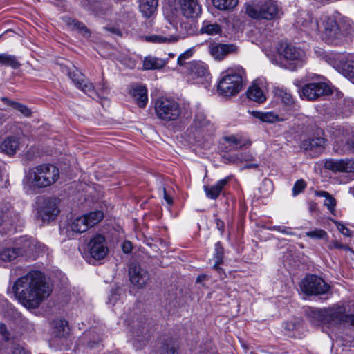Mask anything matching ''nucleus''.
Returning <instances> with one entry per match:
<instances>
[{
  "mask_svg": "<svg viewBox=\"0 0 354 354\" xmlns=\"http://www.w3.org/2000/svg\"><path fill=\"white\" fill-rule=\"evenodd\" d=\"M52 333L55 337L65 338L68 335L69 328L66 321L64 319L54 320L51 323Z\"/></svg>",
  "mask_w": 354,
  "mask_h": 354,
  "instance_id": "obj_27",
  "label": "nucleus"
},
{
  "mask_svg": "<svg viewBox=\"0 0 354 354\" xmlns=\"http://www.w3.org/2000/svg\"><path fill=\"white\" fill-rule=\"evenodd\" d=\"M252 115L263 122L273 123L279 120V115L273 111L260 112L252 111Z\"/></svg>",
  "mask_w": 354,
  "mask_h": 354,
  "instance_id": "obj_36",
  "label": "nucleus"
},
{
  "mask_svg": "<svg viewBox=\"0 0 354 354\" xmlns=\"http://www.w3.org/2000/svg\"><path fill=\"white\" fill-rule=\"evenodd\" d=\"M337 227L339 230V231L345 236L350 237L353 234V232L346 227L344 225L341 224L339 223H337Z\"/></svg>",
  "mask_w": 354,
  "mask_h": 354,
  "instance_id": "obj_54",
  "label": "nucleus"
},
{
  "mask_svg": "<svg viewBox=\"0 0 354 354\" xmlns=\"http://www.w3.org/2000/svg\"><path fill=\"white\" fill-rule=\"evenodd\" d=\"M319 316L324 324L330 326H345L354 329V314L346 310L344 304H335L319 312Z\"/></svg>",
  "mask_w": 354,
  "mask_h": 354,
  "instance_id": "obj_4",
  "label": "nucleus"
},
{
  "mask_svg": "<svg viewBox=\"0 0 354 354\" xmlns=\"http://www.w3.org/2000/svg\"><path fill=\"white\" fill-rule=\"evenodd\" d=\"M86 221L84 216L77 217L71 223L69 227L73 232L83 233L89 228Z\"/></svg>",
  "mask_w": 354,
  "mask_h": 354,
  "instance_id": "obj_35",
  "label": "nucleus"
},
{
  "mask_svg": "<svg viewBox=\"0 0 354 354\" xmlns=\"http://www.w3.org/2000/svg\"><path fill=\"white\" fill-rule=\"evenodd\" d=\"M145 41L153 44H170L167 40V37H165L159 32L157 34H153L151 35L145 36Z\"/></svg>",
  "mask_w": 354,
  "mask_h": 354,
  "instance_id": "obj_46",
  "label": "nucleus"
},
{
  "mask_svg": "<svg viewBox=\"0 0 354 354\" xmlns=\"http://www.w3.org/2000/svg\"><path fill=\"white\" fill-rule=\"evenodd\" d=\"M216 225L219 230H221L222 232L223 231L224 223L223 221H221L220 220H217Z\"/></svg>",
  "mask_w": 354,
  "mask_h": 354,
  "instance_id": "obj_64",
  "label": "nucleus"
},
{
  "mask_svg": "<svg viewBox=\"0 0 354 354\" xmlns=\"http://www.w3.org/2000/svg\"><path fill=\"white\" fill-rule=\"evenodd\" d=\"M183 15L187 18L198 17L201 12V7L198 0H180Z\"/></svg>",
  "mask_w": 354,
  "mask_h": 354,
  "instance_id": "obj_22",
  "label": "nucleus"
},
{
  "mask_svg": "<svg viewBox=\"0 0 354 354\" xmlns=\"http://www.w3.org/2000/svg\"><path fill=\"white\" fill-rule=\"evenodd\" d=\"M214 257L216 259V263L214 265V268L220 272L221 268L219 267V265L223 263V248L220 242H217L215 244Z\"/></svg>",
  "mask_w": 354,
  "mask_h": 354,
  "instance_id": "obj_43",
  "label": "nucleus"
},
{
  "mask_svg": "<svg viewBox=\"0 0 354 354\" xmlns=\"http://www.w3.org/2000/svg\"><path fill=\"white\" fill-rule=\"evenodd\" d=\"M329 250L340 249L343 250L351 251V249L346 244H343L337 240L331 241L328 246Z\"/></svg>",
  "mask_w": 354,
  "mask_h": 354,
  "instance_id": "obj_50",
  "label": "nucleus"
},
{
  "mask_svg": "<svg viewBox=\"0 0 354 354\" xmlns=\"http://www.w3.org/2000/svg\"><path fill=\"white\" fill-rule=\"evenodd\" d=\"M166 64L165 60L153 57H147L143 61L145 70L160 69Z\"/></svg>",
  "mask_w": 354,
  "mask_h": 354,
  "instance_id": "obj_33",
  "label": "nucleus"
},
{
  "mask_svg": "<svg viewBox=\"0 0 354 354\" xmlns=\"http://www.w3.org/2000/svg\"><path fill=\"white\" fill-rule=\"evenodd\" d=\"M259 167V165L258 164H248V165H245L243 168V169H256Z\"/></svg>",
  "mask_w": 354,
  "mask_h": 354,
  "instance_id": "obj_63",
  "label": "nucleus"
},
{
  "mask_svg": "<svg viewBox=\"0 0 354 354\" xmlns=\"http://www.w3.org/2000/svg\"><path fill=\"white\" fill-rule=\"evenodd\" d=\"M322 37L326 43L337 44L343 39V33L340 30L339 24L332 17L324 15L320 19Z\"/></svg>",
  "mask_w": 354,
  "mask_h": 354,
  "instance_id": "obj_7",
  "label": "nucleus"
},
{
  "mask_svg": "<svg viewBox=\"0 0 354 354\" xmlns=\"http://www.w3.org/2000/svg\"><path fill=\"white\" fill-rule=\"evenodd\" d=\"M158 0H140V10L145 17H152L156 12Z\"/></svg>",
  "mask_w": 354,
  "mask_h": 354,
  "instance_id": "obj_30",
  "label": "nucleus"
},
{
  "mask_svg": "<svg viewBox=\"0 0 354 354\" xmlns=\"http://www.w3.org/2000/svg\"><path fill=\"white\" fill-rule=\"evenodd\" d=\"M187 69L190 75L194 77H205L209 76L207 66L202 62H192L187 64Z\"/></svg>",
  "mask_w": 354,
  "mask_h": 354,
  "instance_id": "obj_26",
  "label": "nucleus"
},
{
  "mask_svg": "<svg viewBox=\"0 0 354 354\" xmlns=\"http://www.w3.org/2000/svg\"><path fill=\"white\" fill-rule=\"evenodd\" d=\"M0 64L6 66L12 67L15 69H17L20 66V64L17 57L15 55L7 53L0 54Z\"/></svg>",
  "mask_w": 354,
  "mask_h": 354,
  "instance_id": "obj_38",
  "label": "nucleus"
},
{
  "mask_svg": "<svg viewBox=\"0 0 354 354\" xmlns=\"http://www.w3.org/2000/svg\"><path fill=\"white\" fill-rule=\"evenodd\" d=\"M306 187V183L304 180H298L295 183L292 188V194L296 196L300 194Z\"/></svg>",
  "mask_w": 354,
  "mask_h": 354,
  "instance_id": "obj_51",
  "label": "nucleus"
},
{
  "mask_svg": "<svg viewBox=\"0 0 354 354\" xmlns=\"http://www.w3.org/2000/svg\"><path fill=\"white\" fill-rule=\"evenodd\" d=\"M322 135L323 132L319 131L312 136L304 140L301 143V148L309 152L312 156H317L325 148L326 145L327 140Z\"/></svg>",
  "mask_w": 354,
  "mask_h": 354,
  "instance_id": "obj_14",
  "label": "nucleus"
},
{
  "mask_svg": "<svg viewBox=\"0 0 354 354\" xmlns=\"http://www.w3.org/2000/svg\"><path fill=\"white\" fill-rule=\"evenodd\" d=\"M130 281L138 288H143L149 279L148 272L137 263H131L129 269Z\"/></svg>",
  "mask_w": 354,
  "mask_h": 354,
  "instance_id": "obj_17",
  "label": "nucleus"
},
{
  "mask_svg": "<svg viewBox=\"0 0 354 354\" xmlns=\"http://www.w3.org/2000/svg\"><path fill=\"white\" fill-rule=\"evenodd\" d=\"M212 1L215 8L225 11L233 10L239 3L238 0H212Z\"/></svg>",
  "mask_w": 354,
  "mask_h": 354,
  "instance_id": "obj_37",
  "label": "nucleus"
},
{
  "mask_svg": "<svg viewBox=\"0 0 354 354\" xmlns=\"http://www.w3.org/2000/svg\"><path fill=\"white\" fill-rule=\"evenodd\" d=\"M117 291L118 290H112L111 291V295L109 297V300L111 303L114 304L116 301V300H118V297Z\"/></svg>",
  "mask_w": 354,
  "mask_h": 354,
  "instance_id": "obj_61",
  "label": "nucleus"
},
{
  "mask_svg": "<svg viewBox=\"0 0 354 354\" xmlns=\"http://www.w3.org/2000/svg\"><path fill=\"white\" fill-rule=\"evenodd\" d=\"M38 218L43 223L53 221L59 214L58 201L53 198H39L37 201Z\"/></svg>",
  "mask_w": 354,
  "mask_h": 354,
  "instance_id": "obj_8",
  "label": "nucleus"
},
{
  "mask_svg": "<svg viewBox=\"0 0 354 354\" xmlns=\"http://www.w3.org/2000/svg\"><path fill=\"white\" fill-rule=\"evenodd\" d=\"M224 140L227 143V148L229 150H239L250 145V142L242 138H237L234 135L224 137Z\"/></svg>",
  "mask_w": 354,
  "mask_h": 354,
  "instance_id": "obj_28",
  "label": "nucleus"
},
{
  "mask_svg": "<svg viewBox=\"0 0 354 354\" xmlns=\"http://www.w3.org/2000/svg\"><path fill=\"white\" fill-rule=\"evenodd\" d=\"M26 140V136L21 129H18L13 134L8 136L0 143V151L12 156L20 149Z\"/></svg>",
  "mask_w": 354,
  "mask_h": 354,
  "instance_id": "obj_11",
  "label": "nucleus"
},
{
  "mask_svg": "<svg viewBox=\"0 0 354 354\" xmlns=\"http://www.w3.org/2000/svg\"><path fill=\"white\" fill-rule=\"evenodd\" d=\"M306 236L314 239H326L328 237L327 232L322 229H315L307 232Z\"/></svg>",
  "mask_w": 354,
  "mask_h": 354,
  "instance_id": "obj_47",
  "label": "nucleus"
},
{
  "mask_svg": "<svg viewBox=\"0 0 354 354\" xmlns=\"http://www.w3.org/2000/svg\"><path fill=\"white\" fill-rule=\"evenodd\" d=\"M324 167L333 171L354 172V159L327 160L324 163Z\"/></svg>",
  "mask_w": 354,
  "mask_h": 354,
  "instance_id": "obj_20",
  "label": "nucleus"
},
{
  "mask_svg": "<svg viewBox=\"0 0 354 354\" xmlns=\"http://www.w3.org/2000/svg\"><path fill=\"white\" fill-rule=\"evenodd\" d=\"M342 73L351 82H354V59L347 60L342 66Z\"/></svg>",
  "mask_w": 354,
  "mask_h": 354,
  "instance_id": "obj_42",
  "label": "nucleus"
},
{
  "mask_svg": "<svg viewBox=\"0 0 354 354\" xmlns=\"http://www.w3.org/2000/svg\"><path fill=\"white\" fill-rule=\"evenodd\" d=\"M59 177V171L55 165L43 164L30 169L23 182L30 189L44 188L54 184Z\"/></svg>",
  "mask_w": 354,
  "mask_h": 354,
  "instance_id": "obj_2",
  "label": "nucleus"
},
{
  "mask_svg": "<svg viewBox=\"0 0 354 354\" xmlns=\"http://www.w3.org/2000/svg\"><path fill=\"white\" fill-rule=\"evenodd\" d=\"M194 126L196 129L202 130L208 127H212L209 122L207 120L206 117L202 113L196 115L194 120Z\"/></svg>",
  "mask_w": 354,
  "mask_h": 354,
  "instance_id": "obj_44",
  "label": "nucleus"
},
{
  "mask_svg": "<svg viewBox=\"0 0 354 354\" xmlns=\"http://www.w3.org/2000/svg\"><path fill=\"white\" fill-rule=\"evenodd\" d=\"M12 290L20 303L28 308H37L51 292L45 277L37 270L19 277L15 282Z\"/></svg>",
  "mask_w": 354,
  "mask_h": 354,
  "instance_id": "obj_1",
  "label": "nucleus"
},
{
  "mask_svg": "<svg viewBox=\"0 0 354 354\" xmlns=\"http://www.w3.org/2000/svg\"><path fill=\"white\" fill-rule=\"evenodd\" d=\"M266 84V82L264 79L259 78L254 80L247 90L246 95L248 98L259 104L266 102L267 100Z\"/></svg>",
  "mask_w": 354,
  "mask_h": 354,
  "instance_id": "obj_15",
  "label": "nucleus"
},
{
  "mask_svg": "<svg viewBox=\"0 0 354 354\" xmlns=\"http://www.w3.org/2000/svg\"><path fill=\"white\" fill-rule=\"evenodd\" d=\"M302 26L306 31L317 32L321 28V24L316 20H314L311 15H307L302 22Z\"/></svg>",
  "mask_w": 354,
  "mask_h": 354,
  "instance_id": "obj_40",
  "label": "nucleus"
},
{
  "mask_svg": "<svg viewBox=\"0 0 354 354\" xmlns=\"http://www.w3.org/2000/svg\"><path fill=\"white\" fill-rule=\"evenodd\" d=\"M9 354H29V352L20 345H15Z\"/></svg>",
  "mask_w": 354,
  "mask_h": 354,
  "instance_id": "obj_56",
  "label": "nucleus"
},
{
  "mask_svg": "<svg viewBox=\"0 0 354 354\" xmlns=\"http://www.w3.org/2000/svg\"><path fill=\"white\" fill-rule=\"evenodd\" d=\"M17 251H20V256H29L32 252L36 250V242L27 237L20 238L15 245Z\"/></svg>",
  "mask_w": 354,
  "mask_h": 354,
  "instance_id": "obj_25",
  "label": "nucleus"
},
{
  "mask_svg": "<svg viewBox=\"0 0 354 354\" xmlns=\"http://www.w3.org/2000/svg\"><path fill=\"white\" fill-rule=\"evenodd\" d=\"M0 338L4 340L10 339V333L7 330L6 326L4 324H0Z\"/></svg>",
  "mask_w": 354,
  "mask_h": 354,
  "instance_id": "obj_55",
  "label": "nucleus"
},
{
  "mask_svg": "<svg viewBox=\"0 0 354 354\" xmlns=\"http://www.w3.org/2000/svg\"><path fill=\"white\" fill-rule=\"evenodd\" d=\"M274 230L278 231L282 234H288V235H294L295 233L290 231L288 227H281V226H274L272 228Z\"/></svg>",
  "mask_w": 354,
  "mask_h": 354,
  "instance_id": "obj_57",
  "label": "nucleus"
},
{
  "mask_svg": "<svg viewBox=\"0 0 354 354\" xmlns=\"http://www.w3.org/2000/svg\"><path fill=\"white\" fill-rule=\"evenodd\" d=\"M87 220L86 223L89 228L97 224L104 217V213L102 211L97 210L91 212L88 214L83 215Z\"/></svg>",
  "mask_w": 354,
  "mask_h": 354,
  "instance_id": "obj_39",
  "label": "nucleus"
},
{
  "mask_svg": "<svg viewBox=\"0 0 354 354\" xmlns=\"http://www.w3.org/2000/svg\"><path fill=\"white\" fill-rule=\"evenodd\" d=\"M340 30L343 33V38L351 35L354 32V26L350 20H343L339 24Z\"/></svg>",
  "mask_w": 354,
  "mask_h": 354,
  "instance_id": "obj_45",
  "label": "nucleus"
},
{
  "mask_svg": "<svg viewBox=\"0 0 354 354\" xmlns=\"http://www.w3.org/2000/svg\"><path fill=\"white\" fill-rule=\"evenodd\" d=\"M315 194L317 196L325 198L324 205L328 208L330 213L333 214L337 203L335 198L326 191H316Z\"/></svg>",
  "mask_w": 354,
  "mask_h": 354,
  "instance_id": "obj_34",
  "label": "nucleus"
},
{
  "mask_svg": "<svg viewBox=\"0 0 354 354\" xmlns=\"http://www.w3.org/2000/svg\"><path fill=\"white\" fill-rule=\"evenodd\" d=\"M268 187V190H267V193H266V194H268L270 192H271L272 191V182L268 180V179H265L263 183H262V185L261 187V189H263V187Z\"/></svg>",
  "mask_w": 354,
  "mask_h": 354,
  "instance_id": "obj_58",
  "label": "nucleus"
},
{
  "mask_svg": "<svg viewBox=\"0 0 354 354\" xmlns=\"http://www.w3.org/2000/svg\"><path fill=\"white\" fill-rule=\"evenodd\" d=\"M122 250L124 253H129L132 249V245L130 241H124L122 244Z\"/></svg>",
  "mask_w": 354,
  "mask_h": 354,
  "instance_id": "obj_59",
  "label": "nucleus"
},
{
  "mask_svg": "<svg viewBox=\"0 0 354 354\" xmlns=\"http://www.w3.org/2000/svg\"><path fill=\"white\" fill-rule=\"evenodd\" d=\"M155 113L157 118L165 122H171L178 120L181 114L179 104L174 100L160 97L154 104Z\"/></svg>",
  "mask_w": 354,
  "mask_h": 354,
  "instance_id": "obj_5",
  "label": "nucleus"
},
{
  "mask_svg": "<svg viewBox=\"0 0 354 354\" xmlns=\"http://www.w3.org/2000/svg\"><path fill=\"white\" fill-rule=\"evenodd\" d=\"M331 93L329 86L324 82H310L304 84L299 90L302 99L316 100L322 97Z\"/></svg>",
  "mask_w": 354,
  "mask_h": 354,
  "instance_id": "obj_9",
  "label": "nucleus"
},
{
  "mask_svg": "<svg viewBox=\"0 0 354 354\" xmlns=\"http://www.w3.org/2000/svg\"><path fill=\"white\" fill-rule=\"evenodd\" d=\"M129 93L140 108L146 106L148 102V96L147 89L145 86L142 85H133Z\"/></svg>",
  "mask_w": 354,
  "mask_h": 354,
  "instance_id": "obj_24",
  "label": "nucleus"
},
{
  "mask_svg": "<svg viewBox=\"0 0 354 354\" xmlns=\"http://www.w3.org/2000/svg\"><path fill=\"white\" fill-rule=\"evenodd\" d=\"M72 23L73 24V26L77 30H80L85 36H89V32L84 24L75 20H73Z\"/></svg>",
  "mask_w": 354,
  "mask_h": 354,
  "instance_id": "obj_53",
  "label": "nucleus"
},
{
  "mask_svg": "<svg viewBox=\"0 0 354 354\" xmlns=\"http://www.w3.org/2000/svg\"><path fill=\"white\" fill-rule=\"evenodd\" d=\"M1 100L8 106H10L13 109H15L19 111L24 116L30 117L31 115L30 109L26 106V105L21 104L19 102L11 100L6 97H2Z\"/></svg>",
  "mask_w": 354,
  "mask_h": 354,
  "instance_id": "obj_32",
  "label": "nucleus"
},
{
  "mask_svg": "<svg viewBox=\"0 0 354 354\" xmlns=\"http://www.w3.org/2000/svg\"><path fill=\"white\" fill-rule=\"evenodd\" d=\"M246 12L254 19L272 20L279 17V8L276 2L268 1L261 4H247Z\"/></svg>",
  "mask_w": 354,
  "mask_h": 354,
  "instance_id": "obj_6",
  "label": "nucleus"
},
{
  "mask_svg": "<svg viewBox=\"0 0 354 354\" xmlns=\"http://www.w3.org/2000/svg\"><path fill=\"white\" fill-rule=\"evenodd\" d=\"M237 46L234 44H211L209 51L211 55L216 59L221 60L229 54L236 53Z\"/></svg>",
  "mask_w": 354,
  "mask_h": 354,
  "instance_id": "obj_21",
  "label": "nucleus"
},
{
  "mask_svg": "<svg viewBox=\"0 0 354 354\" xmlns=\"http://www.w3.org/2000/svg\"><path fill=\"white\" fill-rule=\"evenodd\" d=\"M158 32L167 37V40L171 44L184 37L187 32L186 25L182 23L178 27L175 20H166L159 28Z\"/></svg>",
  "mask_w": 354,
  "mask_h": 354,
  "instance_id": "obj_12",
  "label": "nucleus"
},
{
  "mask_svg": "<svg viewBox=\"0 0 354 354\" xmlns=\"http://www.w3.org/2000/svg\"><path fill=\"white\" fill-rule=\"evenodd\" d=\"M106 89H107V88H106V87L105 86V85L103 84V85H102V88H100V93H98V91H97L95 90V91H96V92H97V95H95L93 98H95V97H100V95H104V94H105V93H106Z\"/></svg>",
  "mask_w": 354,
  "mask_h": 354,
  "instance_id": "obj_62",
  "label": "nucleus"
},
{
  "mask_svg": "<svg viewBox=\"0 0 354 354\" xmlns=\"http://www.w3.org/2000/svg\"><path fill=\"white\" fill-rule=\"evenodd\" d=\"M68 76L75 86L91 97L97 95L93 84L85 78L84 75L77 69L68 72Z\"/></svg>",
  "mask_w": 354,
  "mask_h": 354,
  "instance_id": "obj_16",
  "label": "nucleus"
},
{
  "mask_svg": "<svg viewBox=\"0 0 354 354\" xmlns=\"http://www.w3.org/2000/svg\"><path fill=\"white\" fill-rule=\"evenodd\" d=\"M230 160L232 162L237 163L245 161H252L254 160V157L250 153L244 152L235 156H232Z\"/></svg>",
  "mask_w": 354,
  "mask_h": 354,
  "instance_id": "obj_48",
  "label": "nucleus"
},
{
  "mask_svg": "<svg viewBox=\"0 0 354 354\" xmlns=\"http://www.w3.org/2000/svg\"><path fill=\"white\" fill-rule=\"evenodd\" d=\"M192 55V51L191 50H187L183 53L180 54L178 57V64L179 66H183L186 64L185 60L190 58Z\"/></svg>",
  "mask_w": 354,
  "mask_h": 354,
  "instance_id": "obj_52",
  "label": "nucleus"
},
{
  "mask_svg": "<svg viewBox=\"0 0 354 354\" xmlns=\"http://www.w3.org/2000/svg\"><path fill=\"white\" fill-rule=\"evenodd\" d=\"M245 71L241 66L228 68L222 73L217 84L218 93L223 97L236 95L243 88Z\"/></svg>",
  "mask_w": 354,
  "mask_h": 354,
  "instance_id": "obj_3",
  "label": "nucleus"
},
{
  "mask_svg": "<svg viewBox=\"0 0 354 354\" xmlns=\"http://www.w3.org/2000/svg\"><path fill=\"white\" fill-rule=\"evenodd\" d=\"M281 53L286 59L290 61L301 60L304 56L302 50L292 45H286L281 50Z\"/></svg>",
  "mask_w": 354,
  "mask_h": 354,
  "instance_id": "obj_29",
  "label": "nucleus"
},
{
  "mask_svg": "<svg viewBox=\"0 0 354 354\" xmlns=\"http://www.w3.org/2000/svg\"><path fill=\"white\" fill-rule=\"evenodd\" d=\"M351 131L344 127H338L333 132L334 142H336L343 153L353 152L354 153V139H350L349 136Z\"/></svg>",
  "mask_w": 354,
  "mask_h": 354,
  "instance_id": "obj_13",
  "label": "nucleus"
},
{
  "mask_svg": "<svg viewBox=\"0 0 354 354\" xmlns=\"http://www.w3.org/2000/svg\"><path fill=\"white\" fill-rule=\"evenodd\" d=\"M230 177L227 176L223 179L219 180L215 185L204 186V192L207 198L216 199L218 197L223 189L227 185Z\"/></svg>",
  "mask_w": 354,
  "mask_h": 354,
  "instance_id": "obj_23",
  "label": "nucleus"
},
{
  "mask_svg": "<svg viewBox=\"0 0 354 354\" xmlns=\"http://www.w3.org/2000/svg\"><path fill=\"white\" fill-rule=\"evenodd\" d=\"M275 95L281 100V102L287 106L294 104V99L292 95L286 90L277 88L274 91Z\"/></svg>",
  "mask_w": 354,
  "mask_h": 354,
  "instance_id": "obj_41",
  "label": "nucleus"
},
{
  "mask_svg": "<svg viewBox=\"0 0 354 354\" xmlns=\"http://www.w3.org/2000/svg\"><path fill=\"white\" fill-rule=\"evenodd\" d=\"M162 193H163V197L165 200L166 203L171 205L173 203V199L172 198L167 194V190L165 188L162 189Z\"/></svg>",
  "mask_w": 354,
  "mask_h": 354,
  "instance_id": "obj_60",
  "label": "nucleus"
},
{
  "mask_svg": "<svg viewBox=\"0 0 354 354\" xmlns=\"http://www.w3.org/2000/svg\"><path fill=\"white\" fill-rule=\"evenodd\" d=\"M88 250L91 256L97 260L102 259L108 253L105 239L102 235H96L88 243Z\"/></svg>",
  "mask_w": 354,
  "mask_h": 354,
  "instance_id": "obj_18",
  "label": "nucleus"
},
{
  "mask_svg": "<svg viewBox=\"0 0 354 354\" xmlns=\"http://www.w3.org/2000/svg\"><path fill=\"white\" fill-rule=\"evenodd\" d=\"M200 32L202 34L208 35H220L222 32L221 26L217 23H212L210 21H204L202 24Z\"/></svg>",
  "mask_w": 354,
  "mask_h": 354,
  "instance_id": "obj_31",
  "label": "nucleus"
},
{
  "mask_svg": "<svg viewBox=\"0 0 354 354\" xmlns=\"http://www.w3.org/2000/svg\"><path fill=\"white\" fill-rule=\"evenodd\" d=\"M300 288L308 295L324 294L329 290V286L322 278L315 275H309L304 279Z\"/></svg>",
  "mask_w": 354,
  "mask_h": 354,
  "instance_id": "obj_10",
  "label": "nucleus"
},
{
  "mask_svg": "<svg viewBox=\"0 0 354 354\" xmlns=\"http://www.w3.org/2000/svg\"><path fill=\"white\" fill-rule=\"evenodd\" d=\"M130 333L134 339L135 346L138 347L145 345L149 337L147 326L142 321H134Z\"/></svg>",
  "mask_w": 354,
  "mask_h": 354,
  "instance_id": "obj_19",
  "label": "nucleus"
},
{
  "mask_svg": "<svg viewBox=\"0 0 354 354\" xmlns=\"http://www.w3.org/2000/svg\"><path fill=\"white\" fill-rule=\"evenodd\" d=\"M161 354H178L177 347L172 342L165 344L161 348Z\"/></svg>",
  "mask_w": 354,
  "mask_h": 354,
  "instance_id": "obj_49",
  "label": "nucleus"
}]
</instances>
